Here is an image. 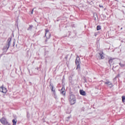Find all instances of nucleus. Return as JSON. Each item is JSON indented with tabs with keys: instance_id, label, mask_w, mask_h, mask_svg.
<instances>
[{
	"instance_id": "f257e3e1",
	"label": "nucleus",
	"mask_w": 125,
	"mask_h": 125,
	"mask_svg": "<svg viewBox=\"0 0 125 125\" xmlns=\"http://www.w3.org/2000/svg\"><path fill=\"white\" fill-rule=\"evenodd\" d=\"M69 101L71 105H74L76 103V97L74 95H71L69 98Z\"/></svg>"
},
{
	"instance_id": "f03ea898",
	"label": "nucleus",
	"mask_w": 125,
	"mask_h": 125,
	"mask_svg": "<svg viewBox=\"0 0 125 125\" xmlns=\"http://www.w3.org/2000/svg\"><path fill=\"white\" fill-rule=\"evenodd\" d=\"M0 92H2V93H6L7 92V89L3 86L2 85L1 87H0Z\"/></svg>"
},
{
	"instance_id": "7ed1b4c3",
	"label": "nucleus",
	"mask_w": 125,
	"mask_h": 125,
	"mask_svg": "<svg viewBox=\"0 0 125 125\" xmlns=\"http://www.w3.org/2000/svg\"><path fill=\"white\" fill-rule=\"evenodd\" d=\"M45 36L47 39L50 38V33H49V30H48V29H45Z\"/></svg>"
},
{
	"instance_id": "20e7f679",
	"label": "nucleus",
	"mask_w": 125,
	"mask_h": 125,
	"mask_svg": "<svg viewBox=\"0 0 125 125\" xmlns=\"http://www.w3.org/2000/svg\"><path fill=\"white\" fill-rule=\"evenodd\" d=\"M50 88L51 91L53 92L54 96L56 98L57 96L56 95V93L55 92V88L53 87V85L50 86Z\"/></svg>"
},
{
	"instance_id": "39448f33",
	"label": "nucleus",
	"mask_w": 125,
	"mask_h": 125,
	"mask_svg": "<svg viewBox=\"0 0 125 125\" xmlns=\"http://www.w3.org/2000/svg\"><path fill=\"white\" fill-rule=\"evenodd\" d=\"M104 83L105 84H107V86H108V87H110V88L114 86V85H113V83H112L111 82L107 81V82H105Z\"/></svg>"
},
{
	"instance_id": "423d86ee",
	"label": "nucleus",
	"mask_w": 125,
	"mask_h": 125,
	"mask_svg": "<svg viewBox=\"0 0 125 125\" xmlns=\"http://www.w3.org/2000/svg\"><path fill=\"white\" fill-rule=\"evenodd\" d=\"M80 93L81 95H83V96H85V95L86 94L85 93V91H83V90H80Z\"/></svg>"
},
{
	"instance_id": "0eeeda50",
	"label": "nucleus",
	"mask_w": 125,
	"mask_h": 125,
	"mask_svg": "<svg viewBox=\"0 0 125 125\" xmlns=\"http://www.w3.org/2000/svg\"><path fill=\"white\" fill-rule=\"evenodd\" d=\"M11 42V38H9L8 39V46H7V49H8V48H9V46H10Z\"/></svg>"
},
{
	"instance_id": "6e6552de",
	"label": "nucleus",
	"mask_w": 125,
	"mask_h": 125,
	"mask_svg": "<svg viewBox=\"0 0 125 125\" xmlns=\"http://www.w3.org/2000/svg\"><path fill=\"white\" fill-rule=\"evenodd\" d=\"M61 94H62V95H65V88L64 87H62L61 90Z\"/></svg>"
},
{
	"instance_id": "1a4fd4ad",
	"label": "nucleus",
	"mask_w": 125,
	"mask_h": 125,
	"mask_svg": "<svg viewBox=\"0 0 125 125\" xmlns=\"http://www.w3.org/2000/svg\"><path fill=\"white\" fill-rule=\"evenodd\" d=\"M99 55L101 59H104V54L103 52L100 53Z\"/></svg>"
},
{
	"instance_id": "9d476101",
	"label": "nucleus",
	"mask_w": 125,
	"mask_h": 125,
	"mask_svg": "<svg viewBox=\"0 0 125 125\" xmlns=\"http://www.w3.org/2000/svg\"><path fill=\"white\" fill-rule=\"evenodd\" d=\"M114 60H115V59L114 58H111L109 60V64H113V62L114 61Z\"/></svg>"
},
{
	"instance_id": "9b49d317",
	"label": "nucleus",
	"mask_w": 125,
	"mask_h": 125,
	"mask_svg": "<svg viewBox=\"0 0 125 125\" xmlns=\"http://www.w3.org/2000/svg\"><path fill=\"white\" fill-rule=\"evenodd\" d=\"M78 58H79V57H78L77 59H76V64H77V65H79L80 64V60L78 59Z\"/></svg>"
},
{
	"instance_id": "f8f14e48",
	"label": "nucleus",
	"mask_w": 125,
	"mask_h": 125,
	"mask_svg": "<svg viewBox=\"0 0 125 125\" xmlns=\"http://www.w3.org/2000/svg\"><path fill=\"white\" fill-rule=\"evenodd\" d=\"M0 121L1 123V124H3V125L5 124V119H4V118H2Z\"/></svg>"
},
{
	"instance_id": "ddd939ff",
	"label": "nucleus",
	"mask_w": 125,
	"mask_h": 125,
	"mask_svg": "<svg viewBox=\"0 0 125 125\" xmlns=\"http://www.w3.org/2000/svg\"><path fill=\"white\" fill-rule=\"evenodd\" d=\"M97 31H99V30H101V26H100V25H98L97 26Z\"/></svg>"
},
{
	"instance_id": "4468645a",
	"label": "nucleus",
	"mask_w": 125,
	"mask_h": 125,
	"mask_svg": "<svg viewBox=\"0 0 125 125\" xmlns=\"http://www.w3.org/2000/svg\"><path fill=\"white\" fill-rule=\"evenodd\" d=\"M94 17H95V20H96V17H97V14L94 13Z\"/></svg>"
},
{
	"instance_id": "2eb2a0df",
	"label": "nucleus",
	"mask_w": 125,
	"mask_h": 125,
	"mask_svg": "<svg viewBox=\"0 0 125 125\" xmlns=\"http://www.w3.org/2000/svg\"><path fill=\"white\" fill-rule=\"evenodd\" d=\"M13 125H16V122H15V119L13 120Z\"/></svg>"
},
{
	"instance_id": "dca6fc26",
	"label": "nucleus",
	"mask_w": 125,
	"mask_h": 125,
	"mask_svg": "<svg viewBox=\"0 0 125 125\" xmlns=\"http://www.w3.org/2000/svg\"><path fill=\"white\" fill-rule=\"evenodd\" d=\"M122 101H123V102H125V96L122 97Z\"/></svg>"
},
{
	"instance_id": "f3484780",
	"label": "nucleus",
	"mask_w": 125,
	"mask_h": 125,
	"mask_svg": "<svg viewBox=\"0 0 125 125\" xmlns=\"http://www.w3.org/2000/svg\"><path fill=\"white\" fill-rule=\"evenodd\" d=\"M80 68H81L80 64H77V69H80Z\"/></svg>"
},
{
	"instance_id": "a211bd4d",
	"label": "nucleus",
	"mask_w": 125,
	"mask_h": 125,
	"mask_svg": "<svg viewBox=\"0 0 125 125\" xmlns=\"http://www.w3.org/2000/svg\"><path fill=\"white\" fill-rule=\"evenodd\" d=\"M32 27L33 26L32 25H30V27H29L28 30H31V29H32Z\"/></svg>"
},
{
	"instance_id": "6ab92c4d",
	"label": "nucleus",
	"mask_w": 125,
	"mask_h": 125,
	"mask_svg": "<svg viewBox=\"0 0 125 125\" xmlns=\"http://www.w3.org/2000/svg\"><path fill=\"white\" fill-rule=\"evenodd\" d=\"M120 64V66H121V67H124V64H122V63H119Z\"/></svg>"
},
{
	"instance_id": "aec40b11",
	"label": "nucleus",
	"mask_w": 125,
	"mask_h": 125,
	"mask_svg": "<svg viewBox=\"0 0 125 125\" xmlns=\"http://www.w3.org/2000/svg\"><path fill=\"white\" fill-rule=\"evenodd\" d=\"M33 12H34V9H33L32 11H31V14H33Z\"/></svg>"
},
{
	"instance_id": "412c9836",
	"label": "nucleus",
	"mask_w": 125,
	"mask_h": 125,
	"mask_svg": "<svg viewBox=\"0 0 125 125\" xmlns=\"http://www.w3.org/2000/svg\"><path fill=\"white\" fill-rule=\"evenodd\" d=\"M117 77H120V74H118Z\"/></svg>"
},
{
	"instance_id": "4be33fe9",
	"label": "nucleus",
	"mask_w": 125,
	"mask_h": 125,
	"mask_svg": "<svg viewBox=\"0 0 125 125\" xmlns=\"http://www.w3.org/2000/svg\"><path fill=\"white\" fill-rule=\"evenodd\" d=\"M14 45H15V42H14Z\"/></svg>"
},
{
	"instance_id": "5701e85b",
	"label": "nucleus",
	"mask_w": 125,
	"mask_h": 125,
	"mask_svg": "<svg viewBox=\"0 0 125 125\" xmlns=\"http://www.w3.org/2000/svg\"><path fill=\"white\" fill-rule=\"evenodd\" d=\"M27 117H28V114H27Z\"/></svg>"
}]
</instances>
